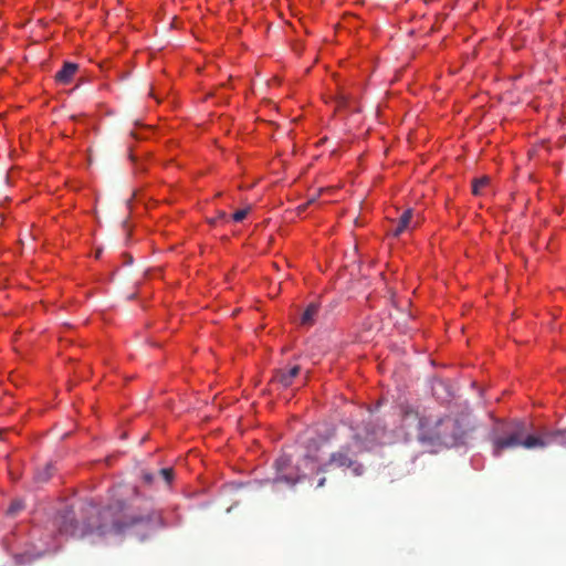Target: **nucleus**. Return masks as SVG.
Returning <instances> with one entry per match:
<instances>
[{"instance_id": "nucleus-1", "label": "nucleus", "mask_w": 566, "mask_h": 566, "mask_svg": "<svg viewBox=\"0 0 566 566\" xmlns=\"http://www.w3.org/2000/svg\"><path fill=\"white\" fill-rule=\"evenodd\" d=\"M554 444L566 448V429L515 421L509 426L505 436L493 439V454L500 457L510 448L544 449Z\"/></svg>"}, {"instance_id": "nucleus-2", "label": "nucleus", "mask_w": 566, "mask_h": 566, "mask_svg": "<svg viewBox=\"0 0 566 566\" xmlns=\"http://www.w3.org/2000/svg\"><path fill=\"white\" fill-rule=\"evenodd\" d=\"M125 509L123 501H116L115 503L108 504L106 507H99L94 502H88L82 509L86 515L85 526L86 531L99 530L108 521L118 525L120 521L117 518V514Z\"/></svg>"}, {"instance_id": "nucleus-3", "label": "nucleus", "mask_w": 566, "mask_h": 566, "mask_svg": "<svg viewBox=\"0 0 566 566\" xmlns=\"http://www.w3.org/2000/svg\"><path fill=\"white\" fill-rule=\"evenodd\" d=\"M420 223L419 216L415 214L413 209H406L401 212V216L398 219L397 224L394 229L390 230L391 234L396 238L403 232L411 231L417 229Z\"/></svg>"}, {"instance_id": "nucleus-4", "label": "nucleus", "mask_w": 566, "mask_h": 566, "mask_svg": "<svg viewBox=\"0 0 566 566\" xmlns=\"http://www.w3.org/2000/svg\"><path fill=\"white\" fill-rule=\"evenodd\" d=\"M329 465H336L338 468H352L356 474L363 471V467L358 462L353 461L348 452L339 450L329 457Z\"/></svg>"}, {"instance_id": "nucleus-5", "label": "nucleus", "mask_w": 566, "mask_h": 566, "mask_svg": "<svg viewBox=\"0 0 566 566\" xmlns=\"http://www.w3.org/2000/svg\"><path fill=\"white\" fill-rule=\"evenodd\" d=\"M57 526L61 534L75 535L78 530V523L74 517L73 511H66L57 515Z\"/></svg>"}, {"instance_id": "nucleus-6", "label": "nucleus", "mask_w": 566, "mask_h": 566, "mask_svg": "<svg viewBox=\"0 0 566 566\" xmlns=\"http://www.w3.org/2000/svg\"><path fill=\"white\" fill-rule=\"evenodd\" d=\"M301 373L298 365H293L290 369L279 370L272 379V384H280L283 388H290L294 384V379Z\"/></svg>"}, {"instance_id": "nucleus-7", "label": "nucleus", "mask_w": 566, "mask_h": 566, "mask_svg": "<svg viewBox=\"0 0 566 566\" xmlns=\"http://www.w3.org/2000/svg\"><path fill=\"white\" fill-rule=\"evenodd\" d=\"M326 443L327 439L323 437L308 438L305 444V458L318 461L321 459L322 449Z\"/></svg>"}, {"instance_id": "nucleus-8", "label": "nucleus", "mask_w": 566, "mask_h": 566, "mask_svg": "<svg viewBox=\"0 0 566 566\" xmlns=\"http://www.w3.org/2000/svg\"><path fill=\"white\" fill-rule=\"evenodd\" d=\"M78 71V65L74 63H65L56 73V81L66 85L75 76Z\"/></svg>"}, {"instance_id": "nucleus-9", "label": "nucleus", "mask_w": 566, "mask_h": 566, "mask_svg": "<svg viewBox=\"0 0 566 566\" xmlns=\"http://www.w3.org/2000/svg\"><path fill=\"white\" fill-rule=\"evenodd\" d=\"M319 311L318 305L316 304H310L305 311L303 312L301 316V324L302 325H312L315 316H317Z\"/></svg>"}, {"instance_id": "nucleus-10", "label": "nucleus", "mask_w": 566, "mask_h": 566, "mask_svg": "<svg viewBox=\"0 0 566 566\" xmlns=\"http://www.w3.org/2000/svg\"><path fill=\"white\" fill-rule=\"evenodd\" d=\"M489 184H490V178L486 176L474 179L473 184H472L473 195L481 196L484 187L489 186Z\"/></svg>"}, {"instance_id": "nucleus-11", "label": "nucleus", "mask_w": 566, "mask_h": 566, "mask_svg": "<svg viewBox=\"0 0 566 566\" xmlns=\"http://www.w3.org/2000/svg\"><path fill=\"white\" fill-rule=\"evenodd\" d=\"M291 463H292L291 457L283 454L275 460V468H276L277 472L283 474L285 472V470L290 467Z\"/></svg>"}, {"instance_id": "nucleus-12", "label": "nucleus", "mask_w": 566, "mask_h": 566, "mask_svg": "<svg viewBox=\"0 0 566 566\" xmlns=\"http://www.w3.org/2000/svg\"><path fill=\"white\" fill-rule=\"evenodd\" d=\"M161 476L168 484H171L175 479V471L171 468H165L160 470Z\"/></svg>"}, {"instance_id": "nucleus-13", "label": "nucleus", "mask_w": 566, "mask_h": 566, "mask_svg": "<svg viewBox=\"0 0 566 566\" xmlns=\"http://www.w3.org/2000/svg\"><path fill=\"white\" fill-rule=\"evenodd\" d=\"M248 213H249V209H239V210L233 212L231 218H232L233 221L240 222V221H242L243 219L247 218Z\"/></svg>"}, {"instance_id": "nucleus-14", "label": "nucleus", "mask_w": 566, "mask_h": 566, "mask_svg": "<svg viewBox=\"0 0 566 566\" xmlns=\"http://www.w3.org/2000/svg\"><path fill=\"white\" fill-rule=\"evenodd\" d=\"M23 509V503L21 501H13L12 504L10 505L9 510H8V514L9 515H14L15 513H18V511L22 510Z\"/></svg>"}, {"instance_id": "nucleus-15", "label": "nucleus", "mask_w": 566, "mask_h": 566, "mask_svg": "<svg viewBox=\"0 0 566 566\" xmlns=\"http://www.w3.org/2000/svg\"><path fill=\"white\" fill-rule=\"evenodd\" d=\"M144 481L150 483L153 481V476L150 473H144Z\"/></svg>"}]
</instances>
